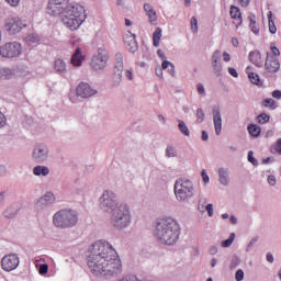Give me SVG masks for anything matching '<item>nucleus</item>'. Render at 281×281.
<instances>
[{"mask_svg":"<svg viewBox=\"0 0 281 281\" xmlns=\"http://www.w3.org/2000/svg\"><path fill=\"white\" fill-rule=\"evenodd\" d=\"M87 265L93 276H120L122 262L117 258V251L106 240L92 244L87 254Z\"/></svg>","mask_w":281,"mask_h":281,"instance_id":"nucleus-1","label":"nucleus"},{"mask_svg":"<svg viewBox=\"0 0 281 281\" xmlns=\"http://www.w3.org/2000/svg\"><path fill=\"white\" fill-rule=\"evenodd\" d=\"M47 10L52 16H60L63 14L61 21L71 32H76L87 20L85 7L78 3L69 4V0H49Z\"/></svg>","mask_w":281,"mask_h":281,"instance_id":"nucleus-2","label":"nucleus"},{"mask_svg":"<svg viewBox=\"0 0 281 281\" xmlns=\"http://www.w3.org/2000/svg\"><path fill=\"white\" fill-rule=\"evenodd\" d=\"M154 236L161 245L172 247L181 236V225L173 217H162L156 222Z\"/></svg>","mask_w":281,"mask_h":281,"instance_id":"nucleus-3","label":"nucleus"},{"mask_svg":"<svg viewBox=\"0 0 281 281\" xmlns=\"http://www.w3.org/2000/svg\"><path fill=\"white\" fill-rule=\"evenodd\" d=\"M131 223H133L131 207L126 203L119 204L110 215V225L121 232L122 229L131 227Z\"/></svg>","mask_w":281,"mask_h":281,"instance_id":"nucleus-4","label":"nucleus"},{"mask_svg":"<svg viewBox=\"0 0 281 281\" xmlns=\"http://www.w3.org/2000/svg\"><path fill=\"white\" fill-rule=\"evenodd\" d=\"M53 223L59 229L76 227L78 225V211L71 209L59 210L54 214Z\"/></svg>","mask_w":281,"mask_h":281,"instance_id":"nucleus-5","label":"nucleus"},{"mask_svg":"<svg viewBox=\"0 0 281 281\" xmlns=\"http://www.w3.org/2000/svg\"><path fill=\"white\" fill-rule=\"evenodd\" d=\"M177 201L188 203L194 196V182L190 179L180 178L173 186Z\"/></svg>","mask_w":281,"mask_h":281,"instance_id":"nucleus-6","label":"nucleus"},{"mask_svg":"<svg viewBox=\"0 0 281 281\" xmlns=\"http://www.w3.org/2000/svg\"><path fill=\"white\" fill-rule=\"evenodd\" d=\"M99 201L102 212H106L109 214H111L113 210L122 205V203L117 202V195H115L113 191L109 190L103 191Z\"/></svg>","mask_w":281,"mask_h":281,"instance_id":"nucleus-7","label":"nucleus"},{"mask_svg":"<svg viewBox=\"0 0 281 281\" xmlns=\"http://www.w3.org/2000/svg\"><path fill=\"white\" fill-rule=\"evenodd\" d=\"M109 63V50L104 48H98L97 54H94L90 61V67L94 71H102L106 69V64Z\"/></svg>","mask_w":281,"mask_h":281,"instance_id":"nucleus-8","label":"nucleus"},{"mask_svg":"<svg viewBox=\"0 0 281 281\" xmlns=\"http://www.w3.org/2000/svg\"><path fill=\"white\" fill-rule=\"evenodd\" d=\"M124 72V56L122 53H116L114 56V69L112 76V87L116 89L122 85V74Z\"/></svg>","mask_w":281,"mask_h":281,"instance_id":"nucleus-9","label":"nucleus"},{"mask_svg":"<svg viewBox=\"0 0 281 281\" xmlns=\"http://www.w3.org/2000/svg\"><path fill=\"white\" fill-rule=\"evenodd\" d=\"M23 47L19 42H9L0 46V56L3 58H18L22 54Z\"/></svg>","mask_w":281,"mask_h":281,"instance_id":"nucleus-10","label":"nucleus"},{"mask_svg":"<svg viewBox=\"0 0 281 281\" xmlns=\"http://www.w3.org/2000/svg\"><path fill=\"white\" fill-rule=\"evenodd\" d=\"M49 159V147L45 144L35 145L32 151V160L35 164H45Z\"/></svg>","mask_w":281,"mask_h":281,"instance_id":"nucleus-11","label":"nucleus"},{"mask_svg":"<svg viewBox=\"0 0 281 281\" xmlns=\"http://www.w3.org/2000/svg\"><path fill=\"white\" fill-rule=\"evenodd\" d=\"M26 25L19 18H9L4 23V31L10 35L19 34Z\"/></svg>","mask_w":281,"mask_h":281,"instance_id":"nucleus-12","label":"nucleus"},{"mask_svg":"<svg viewBox=\"0 0 281 281\" xmlns=\"http://www.w3.org/2000/svg\"><path fill=\"white\" fill-rule=\"evenodd\" d=\"M20 259H19V255L16 254H10V255H5L2 260H1V267L3 269V271H14V269H16L20 265Z\"/></svg>","mask_w":281,"mask_h":281,"instance_id":"nucleus-13","label":"nucleus"},{"mask_svg":"<svg viewBox=\"0 0 281 281\" xmlns=\"http://www.w3.org/2000/svg\"><path fill=\"white\" fill-rule=\"evenodd\" d=\"M97 93L98 90L91 88L90 85L87 82H80L76 89V94L78 95V98H93V95H97Z\"/></svg>","mask_w":281,"mask_h":281,"instance_id":"nucleus-14","label":"nucleus"},{"mask_svg":"<svg viewBox=\"0 0 281 281\" xmlns=\"http://www.w3.org/2000/svg\"><path fill=\"white\" fill-rule=\"evenodd\" d=\"M265 67L268 74H278V71H280V60H278L276 56L269 55V53H267Z\"/></svg>","mask_w":281,"mask_h":281,"instance_id":"nucleus-15","label":"nucleus"},{"mask_svg":"<svg viewBox=\"0 0 281 281\" xmlns=\"http://www.w3.org/2000/svg\"><path fill=\"white\" fill-rule=\"evenodd\" d=\"M213 124L216 135L223 133V117L221 116V106L214 105L213 108Z\"/></svg>","mask_w":281,"mask_h":281,"instance_id":"nucleus-16","label":"nucleus"},{"mask_svg":"<svg viewBox=\"0 0 281 281\" xmlns=\"http://www.w3.org/2000/svg\"><path fill=\"white\" fill-rule=\"evenodd\" d=\"M56 195H54L52 192H46L40 200L35 203L36 210H43V207H47V205H52V203H55Z\"/></svg>","mask_w":281,"mask_h":281,"instance_id":"nucleus-17","label":"nucleus"},{"mask_svg":"<svg viewBox=\"0 0 281 281\" xmlns=\"http://www.w3.org/2000/svg\"><path fill=\"white\" fill-rule=\"evenodd\" d=\"M136 38H137V36L131 32H128V35H126L124 37V43H125L128 52H131L132 54H135V52L138 49Z\"/></svg>","mask_w":281,"mask_h":281,"instance_id":"nucleus-18","label":"nucleus"},{"mask_svg":"<svg viewBox=\"0 0 281 281\" xmlns=\"http://www.w3.org/2000/svg\"><path fill=\"white\" fill-rule=\"evenodd\" d=\"M83 60H85V56L82 55V49L80 47H77L70 59L71 66L82 67Z\"/></svg>","mask_w":281,"mask_h":281,"instance_id":"nucleus-19","label":"nucleus"},{"mask_svg":"<svg viewBox=\"0 0 281 281\" xmlns=\"http://www.w3.org/2000/svg\"><path fill=\"white\" fill-rule=\"evenodd\" d=\"M19 210H21L19 203H13L9 207H7L2 214L4 218H16V216H19Z\"/></svg>","mask_w":281,"mask_h":281,"instance_id":"nucleus-20","label":"nucleus"},{"mask_svg":"<svg viewBox=\"0 0 281 281\" xmlns=\"http://www.w3.org/2000/svg\"><path fill=\"white\" fill-rule=\"evenodd\" d=\"M229 14H231V19H233L234 21H239L236 24V30H238V27L243 25V13L240 12V8L236 5H231Z\"/></svg>","mask_w":281,"mask_h":281,"instance_id":"nucleus-21","label":"nucleus"},{"mask_svg":"<svg viewBox=\"0 0 281 281\" xmlns=\"http://www.w3.org/2000/svg\"><path fill=\"white\" fill-rule=\"evenodd\" d=\"M218 181L221 186H224V188H227L229 186V169L221 167L218 169Z\"/></svg>","mask_w":281,"mask_h":281,"instance_id":"nucleus-22","label":"nucleus"},{"mask_svg":"<svg viewBox=\"0 0 281 281\" xmlns=\"http://www.w3.org/2000/svg\"><path fill=\"white\" fill-rule=\"evenodd\" d=\"M249 60L256 67H262V56L260 55V52H258V50L250 52L249 53Z\"/></svg>","mask_w":281,"mask_h":281,"instance_id":"nucleus-23","label":"nucleus"},{"mask_svg":"<svg viewBox=\"0 0 281 281\" xmlns=\"http://www.w3.org/2000/svg\"><path fill=\"white\" fill-rule=\"evenodd\" d=\"M246 74L248 75V78L252 85H256L257 87H260V85H262V82L260 81V76L251 71V66H248L246 68Z\"/></svg>","mask_w":281,"mask_h":281,"instance_id":"nucleus-24","label":"nucleus"},{"mask_svg":"<svg viewBox=\"0 0 281 281\" xmlns=\"http://www.w3.org/2000/svg\"><path fill=\"white\" fill-rule=\"evenodd\" d=\"M247 131L250 137H254L255 139H258V137H260V133H262V128H260V126L254 123L247 126Z\"/></svg>","mask_w":281,"mask_h":281,"instance_id":"nucleus-25","label":"nucleus"},{"mask_svg":"<svg viewBox=\"0 0 281 281\" xmlns=\"http://www.w3.org/2000/svg\"><path fill=\"white\" fill-rule=\"evenodd\" d=\"M33 175L35 177H47L49 175V167L37 165L33 168Z\"/></svg>","mask_w":281,"mask_h":281,"instance_id":"nucleus-26","label":"nucleus"},{"mask_svg":"<svg viewBox=\"0 0 281 281\" xmlns=\"http://www.w3.org/2000/svg\"><path fill=\"white\" fill-rule=\"evenodd\" d=\"M54 69L57 71V74H67V64L65 60L58 58L54 63Z\"/></svg>","mask_w":281,"mask_h":281,"instance_id":"nucleus-27","label":"nucleus"},{"mask_svg":"<svg viewBox=\"0 0 281 281\" xmlns=\"http://www.w3.org/2000/svg\"><path fill=\"white\" fill-rule=\"evenodd\" d=\"M248 21H249V29L251 30L252 33L256 34V36H258L260 34V29L256 25V14L251 13L248 16Z\"/></svg>","mask_w":281,"mask_h":281,"instance_id":"nucleus-28","label":"nucleus"},{"mask_svg":"<svg viewBox=\"0 0 281 281\" xmlns=\"http://www.w3.org/2000/svg\"><path fill=\"white\" fill-rule=\"evenodd\" d=\"M268 23H269V32L270 34H276L278 32V27H276V22H273V12H268Z\"/></svg>","mask_w":281,"mask_h":281,"instance_id":"nucleus-29","label":"nucleus"},{"mask_svg":"<svg viewBox=\"0 0 281 281\" xmlns=\"http://www.w3.org/2000/svg\"><path fill=\"white\" fill-rule=\"evenodd\" d=\"M12 76H13L12 69L5 68V67L0 68V78L2 80H10Z\"/></svg>","mask_w":281,"mask_h":281,"instance_id":"nucleus-30","label":"nucleus"},{"mask_svg":"<svg viewBox=\"0 0 281 281\" xmlns=\"http://www.w3.org/2000/svg\"><path fill=\"white\" fill-rule=\"evenodd\" d=\"M160 41H161V27H156L155 32L153 33L154 47H157Z\"/></svg>","mask_w":281,"mask_h":281,"instance_id":"nucleus-31","label":"nucleus"},{"mask_svg":"<svg viewBox=\"0 0 281 281\" xmlns=\"http://www.w3.org/2000/svg\"><path fill=\"white\" fill-rule=\"evenodd\" d=\"M234 240H236V233H231L229 237L222 240L221 245L224 249H227V247H232Z\"/></svg>","mask_w":281,"mask_h":281,"instance_id":"nucleus-32","label":"nucleus"},{"mask_svg":"<svg viewBox=\"0 0 281 281\" xmlns=\"http://www.w3.org/2000/svg\"><path fill=\"white\" fill-rule=\"evenodd\" d=\"M165 155H166V157H168V159H170L172 157H177V155H178L177 148L172 145H167Z\"/></svg>","mask_w":281,"mask_h":281,"instance_id":"nucleus-33","label":"nucleus"},{"mask_svg":"<svg viewBox=\"0 0 281 281\" xmlns=\"http://www.w3.org/2000/svg\"><path fill=\"white\" fill-rule=\"evenodd\" d=\"M178 128L182 135L186 137H190V130L188 128V125H186V122L183 121H178Z\"/></svg>","mask_w":281,"mask_h":281,"instance_id":"nucleus-34","label":"nucleus"},{"mask_svg":"<svg viewBox=\"0 0 281 281\" xmlns=\"http://www.w3.org/2000/svg\"><path fill=\"white\" fill-rule=\"evenodd\" d=\"M212 68L216 78H221V76H223V65L221 63L212 64Z\"/></svg>","mask_w":281,"mask_h":281,"instance_id":"nucleus-35","label":"nucleus"},{"mask_svg":"<svg viewBox=\"0 0 281 281\" xmlns=\"http://www.w3.org/2000/svg\"><path fill=\"white\" fill-rule=\"evenodd\" d=\"M270 120H271V116L265 112L260 113L257 116L258 124H267V123H269Z\"/></svg>","mask_w":281,"mask_h":281,"instance_id":"nucleus-36","label":"nucleus"},{"mask_svg":"<svg viewBox=\"0 0 281 281\" xmlns=\"http://www.w3.org/2000/svg\"><path fill=\"white\" fill-rule=\"evenodd\" d=\"M196 123L198 124H203L205 122V112H203V109L199 108L196 110Z\"/></svg>","mask_w":281,"mask_h":281,"instance_id":"nucleus-37","label":"nucleus"},{"mask_svg":"<svg viewBox=\"0 0 281 281\" xmlns=\"http://www.w3.org/2000/svg\"><path fill=\"white\" fill-rule=\"evenodd\" d=\"M26 43H40L41 36L36 33L30 34L25 37Z\"/></svg>","mask_w":281,"mask_h":281,"instance_id":"nucleus-38","label":"nucleus"},{"mask_svg":"<svg viewBox=\"0 0 281 281\" xmlns=\"http://www.w3.org/2000/svg\"><path fill=\"white\" fill-rule=\"evenodd\" d=\"M205 207H207V199L200 198L199 204H198L199 212H205Z\"/></svg>","mask_w":281,"mask_h":281,"instance_id":"nucleus-39","label":"nucleus"},{"mask_svg":"<svg viewBox=\"0 0 281 281\" xmlns=\"http://www.w3.org/2000/svg\"><path fill=\"white\" fill-rule=\"evenodd\" d=\"M262 105L267 109H276V100L271 99V98H267L263 100Z\"/></svg>","mask_w":281,"mask_h":281,"instance_id":"nucleus-40","label":"nucleus"},{"mask_svg":"<svg viewBox=\"0 0 281 281\" xmlns=\"http://www.w3.org/2000/svg\"><path fill=\"white\" fill-rule=\"evenodd\" d=\"M241 260L237 255H234L231 260V269H236V267L240 266Z\"/></svg>","mask_w":281,"mask_h":281,"instance_id":"nucleus-41","label":"nucleus"},{"mask_svg":"<svg viewBox=\"0 0 281 281\" xmlns=\"http://www.w3.org/2000/svg\"><path fill=\"white\" fill-rule=\"evenodd\" d=\"M212 65L216 64V63H221V50L216 49L213 55H212Z\"/></svg>","mask_w":281,"mask_h":281,"instance_id":"nucleus-42","label":"nucleus"},{"mask_svg":"<svg viewBox=\"0 0 281 281\" xmlns=\"http://www.w3.org/2000/svg\"><path fill=\"white\" fill-rule=\"evenodd\" d=\"M48 271H49V266L47 263H42L38 268L40 276H47Z\"/></svg>","mask_w":281,"mask_h":281,"instance_id":"nucleus-43","label":"nucleus"},{"mask_svg":"<svg viewBox=\"0 0 281 281\" xmlns=\"http://www.w3.org/2000/svg\"><path fill=\"white\" fill-rule=\"evenodd\" d=\"M146 14H147L150 23H155V21H157V12L155 11V9H151Z\"/></svg>","mask_w":281,"mask_h":281,"instance_id":"nucleus-44","label":"nucleus"},{"mask_svg":"<svg viewBox=\"0 0 281 281\" xmlns=\"http://www.w3.org/2000/svg\"><path fill=\"white\" fill-rule=\"evenodd\" d=\"M248 161L249 164H252V166H258V159H256V157H254V151L249 150L248 151Z\"/></svg>","mask_w":281,"mask_h":281,"instance_id":"nucleus-45","label":"nucleus"},{"mask_svg":"<svg viewBox=\"0 0 281 281\" xmlns=\"http://www.w3.org/2000/svg\"><path fill=\"white\" fill-rule=\"evenodd\" d=\"M235 280L236 281H243L245 280V271L243 269H238L235 273Z\"/></svg>","mask_w":281,"mask_h":281,"instance_id":"nucleus-46","label":"nucleus"},{"mask_svg":"<svg viewBox=\"0 0 281 281\" xmlns=\"http://www.w3.org/2000/svg\"><path fill=\"white\" fill-rule=\"evenodd\" d=\"M258 243V236L254 237L249 244L247 245L246 251L249 252L251 249H254V245Z\"/></svg>","mask_w":281,"mask_h":281,"instance_id":"nucleus-47","label":"nucleus"},{"mask_svg":"<svg viewBox=\"0 0 281 281\" xmlns=\"http://www.w3.org/2000/svg\"><path fill=\"white\" fill-rule=\"evenodd\" d=\"M8 124V119L5 117V114L0 111V128H3Z\"/></svg>","mask_w":281,"mask_h":281,"instance_id":"nucleus-48","label":"nucleus"},{"mask_svg":"<svg viewBox=\"0 0 281 281\" xmlns=\"http://www.w3.org/2000/svg\"><path fill=\"white\" fill-rule=\"evenodd\" d=\"M191 27L194 32H199V20L195 16L191 18Z\"/></svg>","mask_w":281,"mask_h":281,"instance_id":"nucleus-49","label":"nucleus"},{"mask_svg":"<svg viewBox=\"0 0 281 281\" xmlns=\"http://www.w3.org/2000/svg\"><path fill=\"white\" fill-rule=\"evenodd\" d=\"M205 211L207 212L209 216H214V205L212 203L206 204Z\"/></svg>","mask_w":281,"mask_h":281,"instance_id":"nucleus-50","label":"nucleus"},{"mask_svg":"<svg viewBox=\"0 0 281 281\" xmlns=\"http://www.w3.org/2000/svg\"><path fill=\"white\" fill-rule=\"evenodd\" d=\"M270 49H271V53L273 54V56H280V49L276 47L274 43H271Z\"/></svg>","mask_w":281,"mask_h":281,"instance_id":"nucleus-51","label":"nucleus"},{"mask_svg":"<svg viewBox=\"0 0 281 281\" xmlns=\"http://www.w3.org/2000/svg\"><path fill=\"white\" fill-rule=\"evenodd\" d=\"M201 177H202L204 183H210V176L207 175V171L205 169L202 170Z\"/></svg>","mask_w":281,"mask_h":281,"instance_id":"nucleus-52","label":"nucleus"},{"mask_svg":"<svg viewBox=\"0 0 281 281\" xmlns=\"http://www.w3.org/2000/svg\"><path fill=\"white\" fill-rule=\"evenodd\" d=\"M196 89L200 95H205V87L203 86V83H198Z\"/></svg>","mask_w":281,"mask_h":281,"instance_id":"nucleus-53","label":"nucleus"},{"mask_svg":"<svg viewBox=\"0 0 281 281\" xmlns=\"http://www.w3.org/2000/svg\"><path fill=\"white\" fill-rule=\"evenodd\" d=\"M228 74L233 76V78H238V70L234 67H228Z\"/></svg>","mask_w":281,"mask_h":281,"instance_id":"nucleus-54","label":"nucleus"},{"mask_svg":"<svg viewBox=\"0 0 281 281\" xmlns=\"http://www.w3.org/2000/svg\"><path fill=\"white\" fill-rule=\"evenodd\" d=\"M209 254H210L211 256H216V254H218V247H216V246H211V247L209 248Z\"/></svg>","mask_w":281,"mask_h":281,"instance_id":"nucleus-55","label":"nucleus"},{"mask_svg":"<svg viewBox=\"0 0 281 281\" xmlns=\"http://www.w3.org/2000/svg\"><path fill=\"white\" fill-rule=\"evenodd\" d=\"M5 205V191L0 192V207Z\"/></svg>","mask_w":281,"mask_h":281,"instance_id":"nucleus-56","label":"nucleus"},{"mask_svg":"<svg viewBox=\"0 0 281 281\" xmlns=\"http://www.w3.org/2000/svg\"><path fill=\"white\" fill-rule=\"evenodd\" d=\"M7 3H9V5H11L12 8H16L19 5V3H21V0H5Z\"/></svg>","mask_w":281,"mask_h":281,"instance_id":"nucleus-57","label":"nucleus"},{"mask_svg":"<svg viewBox=\"0 0 281 281\" xmlns=\"http://www.w3.org/2000/svg\"><path fill=\"white\" fill-rule=\"evenodd\" d=\"M268 183H269V186H272V187L276 186V183H277L276 176L270 175L268 177Z\"/></svg>","mask_w":281,"mask_h":281,"instance_id":"nucleus-58","label":"nucleus"},{"mask_svg":"<svg viewBox=\"0 0 281 281\" xmlns=\"http://www.w3.org/2000/svg\"><path fill=\"white\" fill-rule=\"evenodd\" d=\"M125 77L127 80H133V68L125 70Z\"/></svg>","mask_w":281,"mask_h":281,"instance_id":"nucleus-59","label":"nucleus"},{"mask_svg":"<svg viewBox=\"0 0 281 281\" xmlns=\"http://www.w3.org/2000/svg\"><path fill=\"white\" fill-rule=\"evenodd\" d=\"M223 60H224V63H229V60H232V55H229V53H227V52H224Z\"/></svg>","mask_w":281,"mask_h":281,"instance_id":"nucleus-60","label":"nucleus"},{"mask_svg":"<svg viewBox=\"0 0 281 281\" xmlns=\"http://www.w3.org/2000/svg\"><path fill=\"white\" fill-rule=\"evenodd\" d=\"M272 98H274L276 100H281V91L280 90L272 91Z\"/></svg>","mask_w":281,"mask_h":281,"instance_id":"nucleus-61","label":"nucleus"},{"mask_svg":"<svg viewBox=\"0 0 281 281\" xmlns=\"http://www.w3.org/2000/svg\"><path fill=\"white\" fill-rule=\"evenodd\" d=\"M8 173V169L5 168L4 165H0V177H5Z\"/></svg>","mask_w":281,"mask_h":281,"instance_id":"nucleus-62","label":"nucleus"},{"mask_svg":"<svg viewBox=\"0 0 281 281\" xmlns=\"http://www.w3.org/2000/svg\"><path fill=\"white\" fill-rule=\"evenodd\" d=\"M172 65V63L168 61V60H164L161 64V68L160 69H168L170 66Z\"/></svg>","mask_w":281,"mask_h":281,"instance_id":"nucleus-63","label":"nucleus"},{"mask_svg":"<svg viewBox=\"0 0 281 281\" xmlns=\"http://www.w3.org/2000/svg\"><path fill=\"white\" fill-rule=\"evenodd\" d=\"M276 150H277L278 155H281V138H279L277 140Z\"/></svg>","mask_w":281,"mask_h":281,"instance_id":"nucleus-64","label":"nucleus"}]
</instances>
